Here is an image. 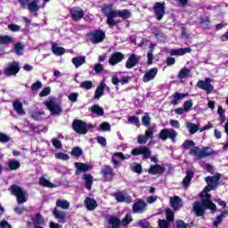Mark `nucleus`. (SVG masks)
Here are the masks:
<instances>
[{
  "label": "nucleus",
  "mask_w": 228,
  "mask_h": 228,
  "mask_svg": "<svg viewBox=\"0 0 228 228\" xmlns=\"http://www.w3.org/2000/svg\"><path fill=\"white\" fill-rule=\"evenodd\" d=\"M183 147L188 151L190 149L189 154L191 156H195L199 159L202 158H208V156H216V151L212 150L211 147H204L200 150L198 146H195V142L191 140H185L183 143Z\"/></svg>",
  "instance_id": "1"
},
{
  "label": "nucleus",
  "mask_w": 228,
  "mask_h": 228,
  "mask_svg": "<svg viewBox=\"0 0 228 228\" xmlns=\"http://www.w3.org/2000/svg\"><path fill=\"white\" fill-rule=\"evenodd\" d=\"M102 13L104 17H107V24L109 28H115L118 24V21L115 20L117 18V11L113 9V4H103L102 6Z\"/></svg>",
  "instance_id": "2"
},
{
  "label": "nucleus",
  "mask_w": 228,
  "mask_h": 228,
  "mask_svg": "<svg viewBox=\"0 0 228 228\" xmlns=\"http://www.w3.org/2000/svg\"><path fill=\"white\" fill-rule=\"evenodd\" d=\"M10 191L16 197L18 204H24V202H28V197H29V194L28 193V191H23L20 186L12 184L10 186Z\"/></svg>",
  "instance_id": "3"
},
{
  "label": "nucleus",
  "mask_w": 228,
  "mask_h": 228,
  "mask_svg": "<svg viewBox=\"0 0 228 228\" xmlns=\"http://www.w3.org/2000/svg\"><path fill=\"white\" fill-rule=\"evenodd\" d=\"M94 126L92 124H86V122L81 119H74L72 122V129L77 134H86Z\"/></svg>",
  "instance_id": "4"
},
{
  "label": "nucleus",
  "mask_w": 228,
  "mask_h": 228,
  "mask_svg": "<svg viewBox=\"0 0 228 228\" xmlns=\"http://www.w3.org/2000/svg\"><path fill=\"white\" fill-rule=\"evenodd\" d=\"M44 104L53 116L60 117V115L63 113V109H61V106L53 101H45L44 102Z\"/></svg>",
  "instance_id": "5"
},
{
  "label": "nucleus",
  "mask_w": 228,
  "mask_h": 228,
  "mask_svg": "<svg viewBox=\"0 0 228 228\" xmlns=\"http://www.w3.org/2000/svg\"><path fill=\"white\" fill-rule=\"evenodd\" d=\"M201 199V203L203 204L204 208H208L213 213H216V205L211 201V194L209 192H205V194L200 195Z\"/></svg>",
  "instance_id": "6"
},
{
  "label": "nucleus",
  "mask_w": 228,
  "mask_h": 228,
  "mask_svg": "<svg viewBox=\"0 0 228 228\" xmlns=\"http://www.w3.org/2000/svg\"><path fill=\"white\" fill-rule=\"evenodd\" d=\"M88 37L92 42V44H101V42H104V38H106V33L102 30H93L88 34Z\"/></svg>",
  "instance_id": "7"
},
{
  "label": "nucleus",
  "mask_w": 228,
  "mask_h": 228,
  "mask_svg": "<svg viewBox=\"0 0 228 228\" xmlns=\"http://www.w3.org/2000/svg\"><path fill=\"white\" fill-rule=\"evenodd\" d=\"M132 156H142V159H149L151 156H152V151L147 146H141L139 148H135L131 151Z\"/></svg>",
  "instance_id": "8"
},
{
  "label": "nucleus",
  "mask_w": 228,
  "mask_h": 228,
  "mask_svg": "<svg viewBox=\"0 0 228 228\" xmlns=\"http://www.w3.org/2000/svg\"><path fill=\"white\" fill-rule=\"evenodd\" d=\"M159 137L160 140H163V142L168 140V138L169 140L175 142V138H177V132H175L174 129L164 128L160 130Z\"/></svg>",
  "instance_id": "9"
},
{
  "label": "nucleus",
  "mask_w": 228,
  "mask_h": 228,
  "mask_svg": "<svg viewBox=\"0 0 228 228\" xmlns=\"http://www.w3.org/2000/svg\"><path fill=\"white\" fill-rule=\"evenodd\" d=\"M20 70V65L19 62L13 61L9 63L8 66L4 69V75L10 77L11 76H17Z\"/></svg>",
  "instance_id": "10"
},
{
  "label": "nucleus",
  "mask_w": 228,
  "mask_h": 228,
  "mask_svg": "<svg viewBox=\"0 0 228 228\" xmlns=\"http://www.w3.org/2000/svg\"><path fill=\"white\" fill-rule=\"evenodd\" d=\"M212 81L213 79H211L210 77H207L205 80H200L197 83V86L198 88H200V90H204L205 92H207V94H211V92L215 90V87H213V86L211 85Z\"/></svg>",
  "instance_id": "11"
},
{
  "label": "nucleus",
  "mask_w": 228,
  "mask_h": 228,
  "mask_svg": "<svg viewBox=\"0 0 228 228\" xmlns=\"http://www.w3.org/2000/svg\"><path fill=\"white\" fill-rule=\"evenodd\" d=\"M154 13L156 15L157 20H161L165 17V2H156L153 6Z\"/></svg>",
  "instance_id": "12"
},
{
  "label": "nucleus",
  "mask_w": 228,
  "mask_h": 228,
  "mask_svg": "<svg viewBox=\"0 0 228 228\" xmlns=\"http://www.w3.org/2000/svg\"><path fill=\"white\" fill-rule=\"evenodd\" d=\"M101 175H102L105 181L111 182L113 181V177H115V172L113 171V167L110 165H105L102 168Z\"/></svg>",
  "instance_id": "13"
},
{
  "label": "nucleus",
  "mask_w": 228,
  "mask_h": 228,
  "mask_svg": "<svg viewBox=\"0 0 228 228\" xmlns=\"http://www.w3.org/2000/svg\"><path fill=\"white\" fill-rule=\"evenodd\" d=\"M206 209H209V208L204 207V205L200 201H195L192 207V211L195 212L196 216H204V213H206Z\"/></svg>",
  "instance_id": "14"
},
{
  "label": "nucleus",
  "mask_w": 228,
  "mask_h": 228,
  "mask_svg": "<svg viewBox=\"0 0 228 228\" xmlns=\"http://www.w3.org/2000/svg\"><path fill=\"white\" fill-rule=\"evenodd\" d=\"M125 55L120 53V52H115L114 53H112L109 59V63L110 65H111L112 67L117 65V63H120V61H122V60H124Z\"/></svg>",
  "instance_id": "15"
},
{
  "label": "nucleus",
  "mask_w": 228,
  "mask_h": 228,
  "mask_svg": "<svg viewBox=\"0 0 228 228\" xmlns=\"http://www.w3.org/2000/svg\"><path fill=\"white\" fill-rule=\"evenodd\" d=\"M138 63H140V56H137L134 53H132L126 62V69H133L134 67H136V65H138Z\"/></svg>",
  "instance_id": "16"
},
{
  "label": "nucleus",
  "mask_w": 228,
  "mask_h": 228,
  "mask_svg": "<svg viewBox=\"0 0 228 228\" xmlns=\"http://www.w3.org/2000/svg\"><path fill=\"white\" fill-rule=\"evenodd\" d=\"M156 76H158V68H151L143 75L142 81L143 83H149V81H152Z\"/></svg>",
  "instance_id": "17"
},
{
  "label": "nucleus",
  "mask_w": 228,
  "mask_h": 228,
  "mask_svg": "<svg viewBox=\"0 0 228 228\" xmlns=\"http://www.w3.org/2000/svg\"><path fill=\"white\" fill-rule=\"evenodd\" d=\"M147 209V203L142 200H137L133 205L134 213H143Z\"/></svg>",
  "instance_id": "18"
},
{
  "label": "nucleus",
  "mask_w": 228,
  "mask_h": 228,
  "mask_svg": "<svg viewBox=\"0 0 228 228\" xmlns=\"http://www.w3.org/2000/svg\"><path fill=\"white\" fill-rule=\"evenodd\" d=\"M72 20L77 22V20H81L82 17H85V12L83 9H76L73 8L69 12Z\"/></svg>",
  "instance_id": "19"
},
{
  "label": "nucleus",
  "mask_w": 228,
  "mask_h": 228,
  "mask_svg": "<svg viewBox=\"0 0 228 228\" xmlns=\"http://www.w3.org/2000/svg\"><path fill=\"white\" fill-rule=\"evenodd\" d=\"M148 172L151 175H157V174H165V172H167V167L160 166L159 164H156V165L151 166Z\"/></svg>",
  "instance_id": "20"
},
{
  "label": "nucleus",
  "mask_w": 228,
  "mask_h": 228,
  "mask_svg": "<svg viewBox=\"0 0 228 228\" xmlns=\"http://www.w3.org/2000/svg\"><path fill=\"white\" fill-rule=\"evenodd\" d=\"M184 97H188V93L183 94L175 92L171 95L170 104H173V106H177V104H179V101H181V99H184Z\"/></svg>",
  "instance_id": "21"
},
{
  "label": "nucleus",
  "mask_w": 228,
  "mask_h": 228,
  "mask_svg": "<svg viewBox=\"0 0 228 228\" xmlns=\"http://www.w3.org/2000/svg\"><path fill=\"white\" fill-rule=\"evenodd\" d=\"M115 158H119V159H121L122 161H124L126 159V155H124V153L118 151L113 153L112 155V159H111V163L114 166V168H118V167H120V162L118 160H117V159Z\"/></svg>",
  "instance_id": "22"
},
{
  "label": "nucleus",
  "mask_w": 228,
  "mask_h": 228,
  "mask_svg": "<svg viewBox=\"0 0 228 228\" xmlns=\"http://www.w3.org/2000/svg\"><path fill=\"white\" fill-rule=\"evenodd\" d=\"M53 215L61 224H65V222H67V213L64 211H60L58 208H54L53 210Z\"/></svg>",
  "instance_id": "23"
},
{
  "label": "nucleus",
  "mask_w": 228,
  "mask_h": 228,
  "mask_svg": "<svg viewBox=\"0 0 228 228\" xmlns=\"http://www.w3.org/2000/svg\"><path fill=\"white\" fill-rule=\"evenodd\" d=\"M84 204L88 211H94L99 206L94 199L88 197L86 198Z\"/></svg>",
  "instance_id": "24"
},
{
  "label": "nucleus",
  "mask_w": 228,
  "mask_h": 228,
  "mask_svg": "<svg viewBox=\"0 0 228 228\" xmlns=\"http://www.w3.org/2000/svg\"><path fill=\"white\" fill-rule=\"evenodd\" d=\"M109 228H118L122 225L120 218L117 216H110L108 219Z\"/></svg>",
  "instance_id": "25"
},
{
  "label": "nucleus",
  "mask_w": 228,
  "mask_h": 228,
  "mask_svg": "<svg viewBox=\"0 0 228 228\" xmlns=\"http://www.w3.org/2000/svg\"><path fill=\"white\" fill-rule=\"evenodd\" d=\"M75 167L77 168L76 175H79V172H88L90 170V166L83 162H76Z\"/></svg>",
  "instance_id": "26"
},
{
  "label": "nucleus",
  "mask_w": 228,
  "mask_h": 228,
  "mask_svg": "<svg viewBox=\"0 0 228 228\" xmlns=\"http://www.w3.org/2000/svg\"><path fill=\"white\" fill-rule=\"evenodd\" d=\"M194 175H195V173H193V171L191 170H188L186 172V175L182 182L183 188H188V186H190V183H191V179H193Z\"/></svg>",
  "instance_id": "27"
},
{
  "label": "nucleus",
  "mask_w": 228,
  "mask_h": 228,
  "mask_svg": "<svg viewBox=\"0 0 228 228\" xmlns=\"http://www.w3.org/2000/svg\"><path fill=\"white\" fill-rule=\"evenodd\" d=\"M12 107H13L14 111H16V113H18V115H26V111H24L22 102H20L19 100H16L13 102Z\"/></svg>",
  "instance_id": "28"
},
{
  "label": "nucleus",
  "mask_w": 228,
  "mask_h": 228,
  "mask_svg": "<svg viewBox=\"0 0 228 228\" xmlns=\"http://www.w3.org/2000/svg\"><path fill=\"white\" fill-rule=\"evenodd\" d=\"M220 173H216L214 176H207L205 181L207 184H216V186H218V181H220Z\"/></svg>",
  "instance_id": "29"
},
{
  "label": "nucleus",
  "mask_w": 228,
  "mask_h": 228,
  "mask_svg": "<svg viewBox=\"0 0 228 228\" xmlns=\"http://www.w3.org/2000/svg\"><path fill=\"white\" fill-rule=\"evenodd\" d=\"M106 88V83L102 82L94 92V99H101L104 95V89Z\"/></svg>",
  "instance_id": "30"
},
{
  "label": "nucleus",
  "mask_w": 228,
  "mask_h": 228,
  "mask_svg": "<svg viewBox=\"0 0 228 228\" xmlns=\"http://www.w3.org/2000/svg\"><path fill=\"white\" fill-rule=\"evenodd\" d=\"M72 63L73 65H75L76 69H79L81 65H85V63H86V56L74 57L72 59Z\"/></svg>",
  "instance_id": "31"
},
{
  "label": "nucleus",
  "mask_w": 228,
  "mask_h": 228,
  "mask_svg": "<svg viewBox=\"0 0 228 228\" xmlns=\"http://www.w3.org/2000/svg\"><path fill=\"white\" fill-rule=\"evenodd\" d=\"M190 74H191V69L184 67L178 72L177 77L178 79H186L190 77Z\"/></svg>",
  "instance_id": "32"
},
{
  "label": "nucleus",
  "mask_w": 228,
  "mask_h": 228,
  "mask_svg": "<svg viewBox=\"0 0 228 228\" xmlns=\"http://www.w3.org/2000/svg\"><path fill=\"white\" fill-rule=\"evenodd\" d=\"M28 10L30 12V13H36V12H38L40 10V6L38 5V0H33L28 4Z\"/></svg>",
  "instance_id": "33"
},
{
  "label": "nucleus",
  "mask_w": 228,
  "mask_h": 228,
  "mask_svg": "<svg viewBox=\"0 0 228 228\" xmlns=\"http://www.w3.org/2000/svg\"><path fill=\"white\" fill-rule=\"evenodd\" d=\"M116 17H120L124 20H127V19H131V12L127 9L116 11Z\"/></svg>",
  "instance_id": "34"
},
{
  "label": "nucleus",
  "mask_w": 228,
  "mask_h": 228,
  "mask_svg": "<svg viewBox=\"0 0 228 228\" xmlns=\"http://www.w3.org/2000/svg\"><path fill=\"white\" fill-rule=\"evenodd\" d=\"M84 181H86V188L87 190H92L94 184V176L90 174H85L83 176Z\"/></svg>",
  "instance_id": "35"
},
{
  "label": "nucleus",
  "mask_w": 228,
  "mask_h": 228,
  "mask_svg": "<svg viewBox=\"0 0 228 228\" xmlns=\"http://www.w3.org/2000/svg\"><path fill=\"white\" fill-rule=\"evenodd\" d=\"M44 115H45V111L42 110V111H38V110H33L30 114L31 118H33L34 120H43L44 119Z\"/></svg>",
  "instance_id": "36"
},
{
  "label": "nucleus",
  "mask_w": 228,
  "mask_h": 228,
  "mask_svg": "<svg viewBox=\"0 0 228 228\" xmlns=\"http://www.w3.org/2000/svg\"><path fill=\"white\" fill-rule=\"evenodd\" d=\"M34 226H40V225H45V219L44 218V216L42 214L38 213L36 215V218L33 222Z\"/></svg>",
  "instance_id": "37"
},
{
  "label": "nucleus",
  "mask_w": 228,
  "mask_h": 228,
  "mask_svg": "<svg viewBox=\"0 0 228 228\" xmlns=\"http://www.w3.org/2000/svg\"><path fill=\"white\" fill-rule=\"evenodd\" d=\"M52 52L53 54H55V56H61V55L65 54V48H63L61 46H58L56 45H53Z\"/></svg>",
  "instance_id": "38"
},
{
  "label": "nucleus",
  "mask_w": 228,
  "mask_h": 228,
  "mask_svg": "<svg viewBox=\"0 0 228 228\" xmlns=\"http://www.w3.org/2000/svg\"><path fill=\"white\" fill-rule=\"evenodd\" d=\"M9 170H19L20 168V162L17 159H10L8 161Z\"/></svg>",
  "instance_id": "39"
},
{
  "label": "nucleus",
  "mask_w": 228,
  "mask_h": 228,
  "mask_svg": "<svg viewBox=\"0 0 228 228\" xmlns=\"http://www.w3.org/2000/svg\"><path fill=\"white\" fill-rule=\"evenodd\" d=\"M39 184L45 188H56V185H54V183H51L45 177H41L39 179Z\"/></svg>",
  "instance_id": "40"
},
{
  "label": "nucleus",
  "mask_w": 228,
  "mask_h": 228,
  "mask_svg": "<svg viewBox=\"0 0 228 228\" xmlns=\"http://www.w3.org/2000/svg\"><path fill=\"white\" fill-rule=\"evenodd\" d=\"M56 208H61V209H69L70 208V203L65 200H57Z\"/></svg>",
  "instance_id": "41"
},
{
  "label": "nucleus",
  "mask_w": 228,
  "mask_h": 228,
  "mask_svg": "<svg viewBox=\"0 0 228 228\" xmlns=\"http://www.w3.org/2000/svg\"><path fill=\"white\" fill-rule=\"evenodd\" d=\"M117 202H127L129 204L131 202V197H127L126 199V195L122 194V192H118L115 194Z\"/></svg>",
  "instance_id": "42"
},
{
  "label": "nucleus",
  "mask_w": 228,
  "mask_h": 228,
  "mask_svg": "<svg viewBox=\"0 0 228 228\" xmlns=\"http://www.w3.org/2000/svg\"><path fill=\"white\" fill-rule=\"evenodd\" d=\"M91 112L95 113L98 117H102V115H104V110L97 104L91 107Z\"/></svg>",
  "instance_id": "43"
},
{
  "label": "nucleus",
  "mask_w": 228,
  "mask_h": 228,
  "mask_svg": "<svg viewBox=\"0 0 228 228\" xmlns=\"http://www.w3.org/2000/svg\"><path fill=\"white\" fill-rule=\"evenodd\" d=\"M181 202V198L179 196H175L170 199V205L173 209H177L179 208V203Z\"/></svg>",
  "instance_id": "44"
},
{
  "label": "nucleus",
  "mask_w": 228,
  "mask_h": 228,
  "mask_svg": "<svg viewBox=\"0 0 228 228\" xmlns=\"http://www.w3.org/2000/svg\"><path fill=\"white\" fill-rule=\"evenodd\" d=\"M71 156H74L75 158H79L83 156V150L81 147H74L70 152Z\"/></svg>",
  "instance_id": "45"
},
{
  "label": "nucleus",
  "mask_w": 228,
  "mask_h": 228,
  "mask_svg": "<svg viewBox=\"0 0 228 228\" xmlns=\"http://www.w3.org/2000/svg\"><path fill=\"white\" fill-rule=\"evenodd\" d=\"M12 42H13V37L10 36H0V44L7 45L8 44H12Z\"/></svg>",
  "instance_id": "46"
},
{
  "label": "nucleus",
  "mask_w": 228,
  "mask_h": 228,
  "mask_svg": "<svg viewBox=\"0 0 228 228\" xmlns=\"http://www.w3.org/2000/svg\"><path fill=\"white\" fill-rule=\"evenodd\" d=\"M94 86V83L90 80H86L80 84V88L83 90H92V87Z\"/></svg>",
  "instance_id": "47"
},
{
  "label": "nucleus",
  "mask_w": 228,
  "mask_h": 228,
  "mask_svg": "<svg viewBox=\"0 0 228 228\" xmlns=\"http://www.w3.org/2000/svg\"><path fill=\"white\" fill-rule=\"evenodd\" d=\"M187 127L189 129L190 134H195V133L199 131V126H197L195 123L187 124Z\"/></svg>",
  "instance_id": "48"
},
{
  "label": "nucleus",
  "mask_w": 228,
  "mask_h": 228,
  "mask_svg": "<svg viewBox=\"0 0 228 228\" xmlns=\"http://www.w3.org/2000/svg\"><path fill=\"white\" fill-rule=\"evenodd\" d=\"M191 108H193V100L190 99L183 102V109L185 110V113H188V111H190Z\"/></svg>",
  "instance_id": "49"
},
{
  "label": "nucleus",
  "mask_w": 228,
  "mask_h": 228,
  "mask_svg": "<svg viewBox=\"0 0 228 228\" xmlns=\"http://www.w3.org/2000/svg\"><path fill=\"white\" fill-rule=\"evenodd\" d=\"M144 136L148 140H152L154 138V128L149 126L148 130L145 131Z\"/></svg>",
  "instance_id": "50"
},
{
  "label": "nucleus",
  "mask_w": 228,
  "mask_h": 228,
  "mask_svg": "<svg viewBox=\"0 0 228 228\" xmlns=\"http://www.w3.org/2000/svg\"><path fill=\"white\" fill-rule=\"evenodd\" d=\"M142 126H145L146 127H149V126H151V116H149L148 112H146L142 117Z\"/></svg>",
  "instance_id": "51"
},
{
  "label": "nucleus",
  "mask_w": 228,
  "mask_h": 228,
  "mask_svg": "<svg viewBox=\"0 0 228 228\" xmlns=\"http://www.w3.org/2000/svg\"><path fill=\"white\" fill-rule=\"evenodd\" d=\"M55 158L57 159H62V161H69L70 159V156L69 154L64 153V152H59L55 155Z\"/></svg>",
  "instance_id": "52"
},
{
  "label": "nucleus",
  "mask_w": 228,
  "mask_h": 228,
  "mask_svg": "<svg viewBox=\"0 0 228 228\" xmlns=\"http://www.w3.org/2000/svg\"><path fill=\"white\" fill-rule=\"evenodd\" d=\"M153 35L155 37L158 38V40H165L167 38V37L165 36V33H163L159 29H156L155 31H153Z\"/></svg>",
  "instance_id": "53"
},
{
  "label": "nucleus",
  "mask_w": 228,
  "mask_h": 228,
  "mask_svg": "<svg viewBox=\"0 0 228 228\" xmlns=\"http://www.w3.org/2000/svg\"><path fill=\"white\" fill-rule=\"evenodd\" d=\"M14 49L17 56H20V54H22V51H24V45H22V43H16L14 45Z\"/></svg>",
  "instance_id": "54"
},
{
  "label": "nucleus",
  "mask_w": 228,
  "mask_h": 228,
  "mask_svg": "<svg viewBox=\"0 0 228 228\" xmlns=\"http://www.w3.org/2000/svg\"><path fill=\"white\" fill-rule=\"evenodd\" d=\"M174 216H175L174 211H172L171 208H166V218L167 222H173Z\"/></svg>",
  "instance_id": "55"
},
{
  "label": "nucleus",
  "mask_w": 228,
  "mask_h": 228,
  "mask_svg": "<svg viewBox=\"0 0 228 228\" xmlns=\"http://www.w3.org/2000/svg\"><path fill=\"white\" fill-rule=\"evenodd\" d=\"M133 222V217H131V215L126 214L125 217L121 220L122 225H129Z\"/></svg>",
  "instance_id": "56"
},
{
  "label": "nucleus",
  "mask_w": 228,
  "mask_h": 228,
  "mask_svg": "<svg viewBox=\"0 0 228 228\" xmlns=\"http://www.w3.org/2000/svg\"><path fill=\"white\" fill-rule=\"evenodd\" d=\"M138 226L141 228H151V224L145 219H141L138 221Z\"/></svg>",
  "instance_id": "57"
},
{
  "label": "nucleus",
  "mask_w": 228,
  "mask_h": 228,
  "mask_svg": "<svg viewBox=\"0 0 228 228\" xmlns=\"http://www.w3.org/2000/svg\"><path fill=\"white\" fill-rule=\"evenodd\" d=\"M147 142H149V139L145 135L143 134L138 135L137 143H139L140 145H145Z\"/></svg>",
  "instance_id": "58"
},
{
  "label": "nucleus",
  "mask_w": 228,
  "mask_h": 228,
  "mask_svg": "<svg viewBox=\"0 0 228 228\" xmlns=\"http://www.w3.org/2000/svg\"><path fill=\"white\" fill-rule=\"evenodd\" d=\"M11 138L4 133L0 132V143H8L10 142Z\"/></svg>",
  "instance_id": "59"
},
{
  "label": "nucleus",
  "mask_w": 228,
  "mask_h": 228,
  "mask_svg": "<svg viewBox=\"0 0 228 228\" xmlns=\"http://www.w3.org/2000/svg\"><path fill=\"white\" fill-rule=\"evenodd\" d=\"M51 94V87L47 86L43 88V90L39 93V97H47Z\"/></svg>",
  "instance_id": "60"
},
{
  "label": "nucleus",
  "mask_w": 228,
  "mask_h": 228,
  "mask_svg": "<svg viewBox=\"0 0 228 228\" xmlns=\"http://www.w3.org/2000/svg\"><path fill=\"white\" fill-rule=\"evenodd\" d=\"M100 129L104 132L111 131V125L108 122H103L100 125Z\"/></svg>",
  "instance_id": "61"
},
{
  "label": "nucleus",
  "mask_w": 228,
  "mask_h": 228,
  "mask_svg": "<svg viewBox=\"0 0 228 228\" xmlns=\"http://www.w3.org/2000/svg\"><path fill=\"white\" fill-rule=\"evenodd\" d=\"M42 86H43L42 83L40 81H37L32 84L31 90L33 92H37V91L40 90V88H42Z\"/></svg>",
  "instance_id": "62"
},
{
  "label": "nucleus",
  "mask_w": 228,
  "mask_h": 228,
  "mask_svg": "<svg viewBox=\"0 0 228 228\" xmlns=\"http://www.w3.org/2000/svg\"><path fill=\"white\" fill-rule=\"evenodd\" d=\"M176 228H188V224L184 223V221L179 219L175 221Z\"/></svg>",
  "instance_id": "63"
},
{
  "label": "nucleus",
  "mask_w": 228,
  "mask_h": 228,
  "mask_svg": "<svg viewBox=\"0 0 228 228\" xmlns=\"http://www.w3.org/2000/svg\"><path fill=\"white\" fill-rule=\"evenodd\" d=\"M131 170L135 174H142V164H135L134 167H131Z\"/></svg>",
  "instance_id": "64"
}]
</instances>
